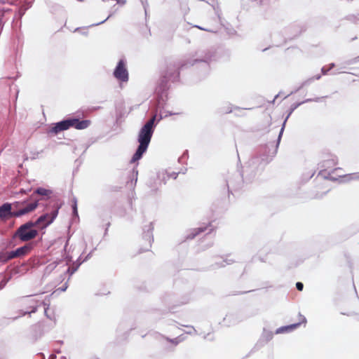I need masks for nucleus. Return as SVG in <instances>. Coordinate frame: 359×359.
Instances as JSON below:
<instances>
[{"label":"nucleus","mask_w":359,"mask_h":359,"mask_svg":"<svg viewBox=\"0 0 359 359\" xmlns=\"http://www.w3.org/2000/svg\"><path fill=\"white\" fill-rule=\"evenodd\" d=\"M13 259V257L12 256V251L0 252V262L6 263Z\"/></svg>","instance_id":"9b49d317"},{"label":"nucleus","mask_w":359,"mask_h":359,"mask_svg":"<svg viewBox=\"0 0 359 359\" xmlns=\"http://www.w3.org/2000/svg\"><path fill=\"white\" fill-rule=\"evenodd\" d=\"M33 222H27L21 225L15 232L13 238H18L21 241L27 242L35 238L38 231L34 229Z\"/></svg>","instance_id":"7ed1b4c3"},{"label":"nucleus","mask_w":359,"mask_h":359,"mask_svg":"<svg viewBox=\"0 0 359 359\" xmlns=\"http://www.w3.org/2000/svg\"><path fill=\"white\" fill-rule=\"evenodd\" d=\"M6 283H7V280H6L5 279L2 280L0 282V290H2L5 287V285H6Z\"/></svg>","instance_id":"dca6fc26"},{"label":"nucleus","mask_w":359,"mask_h":359,"mask_svg":"<svg viewBox=\"0 0 359 359\" xmlns=\"http://www.w3.org/2000/svg\"><path fill=\"white\" fill-rule=\"evenodd\" d=\"M114 76L118 80L126 82L128 80V72L126 67V63L121 60L114 69Z\"/></svg>","instance_id":"39448f33"},{"label":"nucleus","mask_w":359,"mask_h":359,"mask_svg":"<svg viewBox=\"0 0 359 359\" xmlns=\"http://www.w3.org/2000/svg\"><path fill=\"white\" fill-rule=\"evenodd\" d=\"M72 125L70 118L57 122L51 127L50 133L56 135L62 131L68 130L72 127Z\"/></svg>","instance_id":"423d86ee"},{"label":"nucleus","mask_w":359,"mask_h":359,"mask_svg":"<svg viewBox=\"0 0 359 359\" xmlns=\"http://www.w3.org/2000/svg\"><path fill=\"white\" fill-rule=\"evenodd\" d=\"M78 1L82 2L83 0H77Z\"/></svg>","instance_id":"412c9836"},{"label":"nucleus","mask_w":359,"mask_h":359,"mask_svg":"<svg viewBox=\"0 0 359 359\" xmlns=\"http://www.w3.org/2000/svg\"><path fill=\"white\" fill-rule=\"evenodd\" d=\"M155 120L156 116H154L140 129L138 135V142L140 144L131 159V163H135V161L140 160L142 158L143 154L147 151L154 133Z\"/></svg>","instance_id":"f257e3e1"},{"label":"nucleus","mask_w":359,"mask_h":359,"mask_svg":"<svg viewBox=\"0 0 359 359\" xmlns=\"http://www.w3.org/2000/svg\"><path fill=\"white\" fill-rule=\"evenodd\" d=\"M13 203H4L1 206H0V217H7L8 216H13Z\"/></svg>","instance_id":"1a4fd4ad"},{"label":"nucleus","mask_w":359,"mask_h":359,"mask_svg":"<svg viewBox=\"0 0 359 359\" xmlns=\"http://www.w3.org/2000/svg\"><path fill=\"white\" fill-rule=\"evenodd\" d=\"M180 76V67H175L173 69V72L169 74L166 72L165 77L168 79H170L172 76L179 77Z\"/></svg>","instance_id":"ddd939ff"},{"label":"nucleus","mask_w":359,"mask_h":359,"mask_svg":"<svg viewBox=\"0 0 359 359\" xmlns=\"http://www.w3.org/2000/svg\"><path fill=\"white\" fill-rule=\"evenodd\" d=\"M31 250L32 245L30 244H27L22 247L18 248L15 250L12 251V256L13 257V259L21 257L29 253Z\"/></svg>","instance_id":"6e6552de"},{"label":"nucleus","mask_w":359,"mask_h":359,"mask_svg":"<svg viewBox=\"0 0 359 359\" xmlns=\"http://www.w3.org/2000/svg\"><path fill=\"white\" fill-rule=\"evenodd\" d=\"M170 341L175 344H177V341H175V340H170Z\"/></svg>","instance_id":"a211bd4d"},{"label":"nucleus","mask_w":359,"mask_h":359,"mask_svg":"<svg viewBox=\"0 0 359 359\" xmlns=\"http://www.w3.org/2000/svg\"><path fill=\"white\" fill-rule=\"evenodd\" d=\"M20 192L22 193V194H25L26 193L25 191L23 190V189H21Z\"/></svg>","instance_id":"aec40b11"},{"label":"nucleus","mask_w":359,"mask_h":359,"mask_svg":"<svg viewBox=\"0 0 359 359\" xmlns=\"http://www.w3.org/2000/svg\"><path fill=\"white\" fill-rule=\"evenodd\" d=\"M36 306H34V307L33 308V309L31 311V312H35V311H36Z\"/></svg>","instance_id":"6ab92c4d"},{"label":"nucleus","mask_w":359,"mask_h":359,"mask_svg":"<svg viewBox=\"0 0 359 359\" xmlns=\"http://www.w3.org/2000/svg\"><path fill=\"white\" fill-rule=\"evenodd\" d=\"M39 201V199L34 198V196L32 195L29 199L27 201L13 203V216L14 217H19L34 211L38 207Z\"/></svg>","instance_id":"f03ea898"},{"label":"nucleus","mask_w":359,"mask_h":359,"mask_svg":"<svg viewBox=\"0 0 359 359\" xmlns=\"http://www.w3.org/2000/svg\"><path fill=\"white\" fill-rule=\"evenodd\" d=\"M205 229H206V227L196 229L194 230V231H196V233H194V236L198 234L199 233L203 232Z\"/></svg>","instance_id":"2eb2a0df"},{"label":"nucleus","mask_w":359,"mask_h":359,"mask_svg":"<svg viewBox=\"0 0 359 359\" xmlns=\"http://www.w3.org/2000/svg\"><path fill=\"white\" fill-rule=\"evenodd\" d=\"M35 194L43 196H49L51 194V191L44 189V188H38L32 194L35 196ZM35 198V196H34Z\"/></svg>","instance_id":"f8f14e48"},{"label":"nucleus","mask_w":359,"mask_h":359,"mask_svg":"<svg viewBox=\"0 0 359 359\" xmlns=\"http://www.w3.org/2000/svg\"><path fill=\"white\" fill-rule=\"evenodd\" d=\"M72 123V127L76 130H83L88 128L91 123L90 120H81L78 118H70Z\"/></svg>","instance_id":"0eeeda50"},{"label":"nucleus","mask_w":359,"mask_h":359,"mask_svg":"<svg viewBox=\"0 0 359 359\" xmlns=\"http://www.w3.org/2000/svg\"><path fill=\"white\" fill-rule=\"evenodd\" d=\"M296 287L297 289L299 290V291H302L303 290V287H304V285L301 282H297L296 283Z\"/></svg>","instance_id":"4468645a"},{"label":"nucleus","mask_w":359,"mask_h":359,"mask_svg":"<svg viewBox=\"0 0 359 359\" xmlns=\"http://www.w3.org/2000/svg\"><path fill=\"white\" fill-rule=\"evenodd\" d=\"M73 210H74V215H77V206H76V202L74 203V204L73 205Z\"/></svg>","instance_id":"f3484780"},{"label":"nucleus","mask_w":359,"mask_h":359,"mask_svg":"<svg viewBox=\"0 0 359 359\" xmlns=\"http://www.w3.org/2000/svg\"><path fill=\"white\" fill-rule=\"evenodd\" d=\"M300 318H302V321H300V322H299L297 323H294V324H292V325H287V326H283V327H279L276 330V332L277 334H279V333H283L284 332H290V331H292V330H295L297 327H298L299 326V325L302 323H306V318L304 316H300Z\"/></svg>","instance_id":"9d476101"},{"label":"nucleus","mask_w":359,"mask_h":359,"mask_svg":"<svg viewBox=\"0 0 359 359\" xmlns=\"http://www.w3.org/2000/svg\"><path fill=\"white\" fill-rule=\"evenodd\" d=\"M59 207L57 206L50 213L44 214L40 216L36 222H33L34 226H37L39 229H43L49 226L58 215Z\"/></svg>","instance_id":"20e7f679"}]
</instances>
